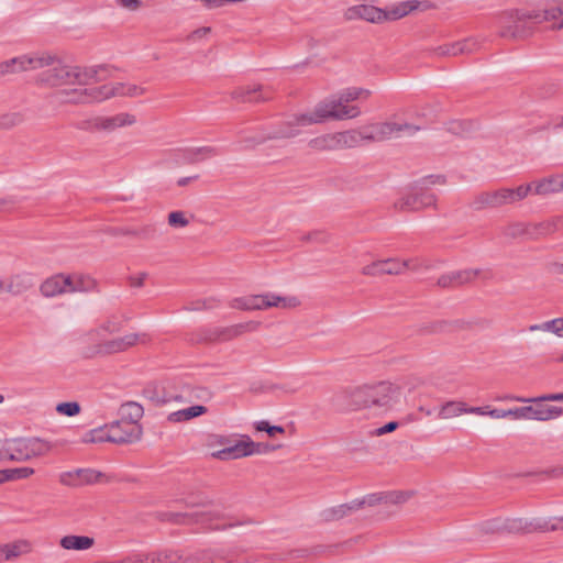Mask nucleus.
<instances>
[{"mask_svg": "<svg viewBox=\"0 0 563 563\" xmlns=\"http://www.w3.org/2000/svg\"><path fill=\"white\" fill-rule=\"evenodd\" d=\"M52 444L41 438H15L0 441V456L5 460L24 462L48 454Z\"/></svg>", "mask_w": 563, "mask_h": 563, "instance_id": "423d86ee", "label": "nucleus"}, {"mask_svg": "<svg viewBox=\"0 0 563 563\" xmlns=\"http://www.w3.org/2000/svg\"><path fill=\"white\" fill-rule=\"evenodd\" d=\"M115 236H130L140 241H152L157 238V228L154 223H143L135 227L115 228L112 230Z\"/></svg>", "mask_w": 563, "mask_h": 563, "instance_id": "a878e982", "label": "nucleus"}, {"mask_svg": "<svg viewBox=\"0 0 563 563\" xmlns=\"http://www.w3.org/2000/svg\"><path fill=\"white\" fill-rule=\"evenodd\" d=\"M231 97L239 102H260L271 99L272 91L262 85H247L233 89Z\"/></svg>", "mask_w": 563, "mask_h": 563, "instance_id": "5701e85b", "label": "nucleus"}, {"mask_svg": "<svg viewBox=\"0 0 563 563\" xmlns=\"http://www.w3.org/2000/svg\"><path fill=\"white\" fill-rule=\"evenodd\" d=\"M346 18L349 20L363 19L371 23H382L386 21L385 10L368 4L351 7L346 11Z\"/></svg>", "mask_w": 563, "mask_h": 563, "instance_id": "bb28decb", "label": "nucleus"}, {"mask_svg": "<svg viewBox=\"0 0 563 563\" xmlns=\"http://www.w3.org/2000/svg\"><path fill=\"white\" fill-rule=\"evenodd\" d=\"M260 321L250 320L228 327H220L209 330L206 333L205 340L210 343L229 342L246 333H252L261 328Z\"/></svg>", "mask_w": 563, "mask_h": 563, "instance_id": "2eb2a0df", "label": "nucleus"}, {"mask_svg": "<svg viewBox=\"0 0 563 563\" xmlns=\"http://www.w3.org/2000/svg\"><path fill=\"white\" fill-rule=\"evenodd\" d=\"M137 118L131 112H118L112 115H97L86 121L87 130L99 133H113L117 130L135 125Z\"/></svg>", "mask_w": 563, "mask_h": 563, "instance_id": "ddd939ff", "label": "nucleus"}, {"mask_svg": "<svg viewBox=\"0 0 563 563\" xmlns=\"http://www.w3.org/2000/svg\"><path fill=\"white\" fill-rule=\"evenodd\" d=\"M434 55L443 57V56H459V51L456 48V42L450 44H443L433 49Z\"/></svg>", "mask_w": 563, "mask_h": 563, "instance_id": "3c124183", "label": "nucleus"}, {"mask_svg": "<svg viewBox=\"0 0 563 563\" xmlns=\"http://www.w3.org/2000/svg\"><path fill=\"white\" fill-rule=\"evenodd\" d=\"M305 241H312L318 243H325L329 240L328 233L323 231H313L302 238Z\"/></svg>", "mask_w": 563, "mask_h": 563, "instance_id": "4d7b16f0", "label": "nucleus"}, {"mask_svg": "<svg viewBox=\"0 0 563 563\" xmlns=\"http://www.w3.org/2000/svg\"><path fill=\"white\" fill-rule=\"evenodd\" d=\"M400 258L388 257L375 260L361 269V274L366 277H380L383 275H400Z\"/></svg>", "mask_w": 563, "mask_h": 563, "instance_id": "412c9836", "label": "nucleus"}, {"mask_svg": "<svg viewBox=\"0 0 563 563\" xmlns=\"http://www.w3.org/2000/svg\"><path fill=\"white\" fill-rule=\"evenodd\" d=\"M362 142V132L347 130L320 134L308 141V147L317 153L354 148Z\"/></svg>", "mask_w": 563, "mask_h": 563, "instance_id": "1a4fd4ad", "label": "nucleus"}, {"mask_svg": "<svg viewBox=\"0 0 563 563\" xmlns=\"http://www.w3.org/2000/svg\"><path fill=\"white\" fill-rule=\"evenodd\" d=\"M482 47V41L477 37H466L456 42V48L460 55H470L478 52Z\"/></svg>", "mask_w": 563, "mask_h": 563, "instance_id": "79ce46f5", "label": "nucleus"}, {"mask_svg": "<svg viewBox=\"0 0 563 563\" xmlns=\"http://www.w3.org/2000/svg\"><path fill=\"white\" fill-rule=\"evenodd\" d=\"M254 427L257 431H265L271 438L277 433H285V429L282 426H271L266 420L255 422Z\"/></svg>", "mask_w": 563, "mask_h": 563, "instance_id": "8fccbe9b", "label": "nucleus"}, {"mask_svg": "<svg viewBox=\"0 0 563 563\" xmlns=\"http://www.w3.org/2000/svg\"><path fill=\"white\" fill-rule=\"evenodd\" d=\"M418 7V2L417 1H404V2H400L396 5H394L391 9L389 10H385V14H386V21L387 20H398V19H401L404 16H406L407 14H409L411 11L416 10Z\"/></svg>", "mask_w": 563, "mask_h": 563, "instance_id": "4c0bfd02", "label": "nucleus"}, {"mask_svg": "<svg viewBox=\"0 0 563 563\" xmlns=\"http://www.w3.org/2000/svg\"><path fill=\"white\" fill-rule=\"evenodd\" d=\"M150 341L151 338L146 333H129L99 343L96 346V353L100 355L121 353L139 344L145 345Z\"/></svg>", "mask_w": 563, "mask_h": 563, "instance_id": "dca6fc26", "label": "nucleus"}, {"mask_svg": "<svg viewBox=\"0 0 563 563\" xmlns=\"http://www.w3.org/2000/svg\"><path fill=\"white\" fill-rule=\"evenodd\" d=\"M4 471V483L9 481L27 478L34 474V470L32 467H16V468H8Z\"/></svg>", "mask_w": 563, "mask_h": 563, "instance_id": "49530a36", "label": "nucleus"}, {"mask_svg": "<svg viewBox=\"0 0 563 563\" xmlns=\"http://www.w3.org/2000/svg\"><path fill=\"white\" fill-rule=\"evenodd\" d=\"M400 275L407 271L419 272L422 268H428V265L423 258L412 257L407 260H400Z\"/></svg>", "mask_w": 563, "mask_h": 563, "instance_id": "de8ad7c7", "label": "nucleus"}, {"mask_svg": "<svg viewBox=\"0 0 563 563\" xmlns=\"http://www.w3.org/2000/svg\"><path fill=\"white\" fill-rule=\"evenodd\" d=\"M103 100L115 97L136 98L145 93V88L135 84L113 81L102 85Z\"/></svg>", "mask_w": 563, "mask_h": 563, "instance_id": "4be33fe9", "label": "nucleus"}, {"mask_svg": "<svg viewBox=\"0 0 563 563\" xmlns=\"http://www.w3.org/2000/svg\"><path fill=\"white\" fill-rule=\"evenodd\" d=\"M478 276V271L476 269H463L450 272L442 275L438 279V285L441 287H453L463 285L474 280Z\"/></svg>", "mask_w": 563, "mask_h": 563, "instance_id": "c85d7f7f", "label": "nucleus"}, {"mask_svg": "<svg viewBox=\"0 0 563 563\" xmlns=\"http://www.w3.org/2000/svg\"><path fill=\"white\" fill-rule=\"evenodd\" d=\"M1 547V559H2V562H5V561H13V558L11 555V552H10V548L8 547V544H2L0 545Z\"/></svg>", "mask_w": 563, "mask_h": 563, "instance_id": "69168bd1", "label": "nucleus"}, {"mask_svg": "<svg viewBox=\"0 0 563 563\" xmlns=\"http://www.w3.org/2000/svg\"><path fill=\"white\" fill-rule=\"evenodd\" d=\"M362 504H343L329 509H325L322 512V517L325 521L339 520L346 515H349L352 510L357 509Z\"/></svg>", "mask_w": 563, "mask_h": 563, "instance_id": "ea45409f", "label": "nucleus"}, {"mask_svg": "<svg viewBox=\"0 0 563 563\" xmlns=\"http://www.w3.org/2000/svg\"><path fill=\"white\" fill-rule=\"evenodd\" d=\"M488 321L485 319H476L472 321H465L462 323V328L466 330H472L474 328H484L485 325H488Z\"/></svg>", "mask_w": 563, "mask_h": 563, "instance_id": "bf43d9fd", "label": "nucleus"}, {"mask_svg": "<svg viewBox=\"0 0 563 563\" xmlns=\"http://www.w3.org/2000/svg\"><path fill=\"white\" fill-rule=\"evenodd\" d=\"M400 388L390 382H378L350 386L336 396L338 406L344 411H357L369 408L389 409L398 400Z\"/></svg>", "mask_w": 563, "mask_h": 563, "instance_id": "f257e3e1", "label": "nucleus"}, {"mask_svg": "<svg viewBox=\"0 0 563 563\" xmlns=\"http://www.w3.org/2000/svg\"><path fill=\"white\" fill-rule=\"evenodd\" d=\"M191 218L185 211H172L167 216V223L173 229H183L189 225Z\"/></svg>", "mask_w": 563, "mask_h": 563, "instance_id": "a18cd8bd", "label": "nucleus"}, {"mask_svg": "<svg viewBox=\"0 0 563 563\" xmlns=\"http://www.w3.org/2000/svg\"><path fill=\"white\" fill-rule=\"evenodd\" d=\"M210 33H211L210 26H202V27L196 29L192 32H190L187 35L186 40L188 42H197V41H200V40L207 37Z\"/></svg>", "mask_w": 563, "mask_h": 563, "instance_id": "6e6d98bb", "label": "nucleus"}, {"mask_svg": "<svg viewBox=\"0 0 563 563\" xmlns=\"http://www.w3.org/2000/svg\"><path fill=\"white\" fill-rule=\"evenodd\" d=\"M531 191V185H521L517 188H500L478 194L474 200L475 209H493L511 205L525 199Z\"/></svg>", "mask_w": 563, "mask_h": 563, "instance_id": "9d476101", "label": "nucleus"}, {"mask_svg": "<svg viewBox=\"0 0 563 563\" xmlns=\"http://www.w3.org/2000/svg\"><path fill=\"white\" fill-rule=\"evenodd\" d=\"M445 184L443 176H428L421 179L411 190L395 202V208L399 211H419L428 207L435 206L437 198L434 194L429 192L431 185Z\"/></svg>", "mask_w": 563, "mask_h": 563, "instance_id": "6e6552de", "label": "nucleus"}, {"mask_svg": "<svg viewBox=\"0 0 563 563\" xmlns=\"http://www.w3.org/2000/svg\"><path fill=\"white\" fill-rule=\"evenodd\" d=\"M561 15H563V10L561 8H552L542 12H530L526 15V18L541 23L543 21L556 20Z\"/></svg>", "mask_w": 563, "mask_h": 563, "instance_id": "c03bdc74", "label": "nucleus"}, {"mask_svg": "<svg viewBox=\"0 0 563 563\" xmlns=\"http://www.w3.org/2000/svg\"><path fill=\"white\" fill-rule=\"evenodd\" d=\"M143 413V407L135 401H128L121 405L119 410L120 421L126 424H139Z\"/></svg>", "mask_w": 563, "mask_h": 563, "instance_id": "72a5a7b5", "label": "nucleus"}, {"mask_svg": "<svg viewBox=\"0 0 563 563\" xmlns=\"http://www.w3.org/2000/svg\"><path fill=\"white\" fill-rule=\"evenodd\" d=\"M197 178H198L197 175L191 176V177H183V178L178 179L177 185L180 187H184V186H187L191 180H195Z\"/></svg>", "mask_w": 563, "mask_h": 563, "instance_id": "338daca9", "label": "nucleus"}, {"mask_svg": "<svg viewBox=\"0 0 563 563\" xmlns=\"http://www.w3.org/2000/svg\"><path fill=\"white\" fill-rule=\"evenodd\" d=\"M7 544L10 548V552L13 560H16L22 555H26L33 551V545L31 541L26 539H19Z\"/></svg>", "mask_w": 563, "mask_h": 563, "instance_id": "37998d69", "label": "nucleus"}, {"mask_svg": "<svg viewBox=\"0 0 563 563\" xmlns=\"http://www.w3.org/2000/svg\"><path fill=\"white\" fill-rule=\"evenodd\" d=\"M530 185L533 186L536 195L544 196L560 192L563 189V178L561 176H549Z\"/></svg>", "mask_w": 563, "mask_h": 563, "instance_id": "473e14b6", "label": "nucleus"}, {"mask_svg": "<svg viewBox=\"0 0 563 563\" xmlns=\"http://www.w3.org/2000/svg\"><path fill=\"white\" fill-rule=\"evenodd\" d=\"M133 563H151V552L131 554Z\"/></svg>", "mask_w": 563, "mask_h": 563, "instance_id": "680f3d73", "label": "nucleus"}, {"mask_svg": "<svg viewBox=\"0 0 563 563\" xmlns=\"http://www.w3.org/2000/svg\"><path fill=\"white\" fill-rule=\"evenodd\" d=\"M528 330L530 332H551L559 338H563V318H555L542 323L531 324Z\"/></svg>", "mask_w": 563, "mask_h": 563, "instance_id": "e433bc0d", "label": "nucleus"}, {"mask_svg": "<svg viewBox=\"0 0 563 563\" xmlns=\"http://www.w3.org/2000/svg\"><path fill=\"white\" fill-rule=\"evenodd\" d=\"M563 529V517L560 518H507L494 519L487 522L486 530L489 532H508V533H533L548 532Z\"/></svg>", "mask_w": 563, "mask_h": 563, "instance_id": "39448f33", "label": "nucleus"}, {"mask_svg": "<svg viewBox=\"0 0 563 563\" xmlns=\"http://www.w3.org/2000/svg\"><path fill=\"white\" fill-rule=\"evenodd\" d=\"M265 308H278L284 310L296 309L301 305L297 296H282L275 292H265Z\"/></svg>", "mask_w": 563, "mask_h": 563, "instance_id": "c756f323", "label": "nucleus"}, {"mask_svg": "<svg viewBox=\"0 0 563 563\" xmlns=\"http://www.w3.org/2000/svg\"><path fill=\"white\" fill-rule=\"evenodd\" d=\"M412 496L411 492H393L386 496V501L391 504H404Z\"/></svg>", "mask_w": 563, "mask_h": 563, "instance_id": "5fc2aeb1", "label": "nucleus"}, {"mask_svg": "<svg viewBox=\"0 0 563 563\" xmlns=\"http://www.w3.org/2000/svg\"><path fill=\"white\" fill-rule=\"evenodd\" d=\"M54 97L60 104H88L104 101L102 86H68L57 90Z\"/></svg>", "mask_w": 563, "mask_h": 563, "instance_id": "f8f14e48", "label": "nucleus"}, {"mask_svg": "<svg viewBox=\"0 0 563 563\" xmlns=\"http://www.w3.org/2000/svg\"><path fill=\"white\" fill-rule=\"evenodd\" d=\"M208 411L207 407L201 405L191 406L189 408L180 409L170 412L167 420L173 423L189 421L196 417L205 415Z\"/></svg>", "mask_w": 563, "mask_h": 563, "instance_id": "c9c22d12", "label": "nucleus"}, {"mask_svg": "<svg viewBox=\"0 0 563 563\" xmlns=\"http://www.w3.org/2000/svg\"><path fill=\"white\" fill-rule=\"evenodd\" d=\"M371 91L363 88H349L344 90L338 99H328L319 102V106H329L333 107V109H329L332 112H335L340 115V118H330V121L333 120H346L356 118L360 114V110L355 106H349L350 101L357 100L360 98H368Z\"/></svg>", "mask_w": 563, "mask_h": 563, "instance_id": "9b49d317", "label": "nucleus"}, {"mask_svg": "<svg viewBox=\"0 0 563 563\" xmlns=\"http://www.w3.org/2000/svg\"><path fill=\"white\" fill-rule=\"evenodd\" d=\"M40 292L45 298H53L69 292L68 275L59 273L47 277L40 285Z\"/></svg>", "mask_w": 563, "mask_h": 563, "instance_id": "393cba45", "label": "nucleus"}, {"mask_svg": "<svg viewBox=\"0 0 563 563\" xmlns=\"http://www.w3.org/2000/svg\"><path fill=\"white\" fill-rule=\"evenodd\" d=\"M230 307L241 311L266 310L264 294H251L231 300Z\"/></svg>", "mask_w": 563, "mask_h": 563, "instance_id": "cd10ccee", "label": "nucleus"}, {"mask_svg": "<svg viewBox=\"0 0 563 563\" xmlns=\"http://www.w3.org/2000/svg\"><path fill=\"white\" fill-rule=\"evenodd\" d=\"M558 222L559 220H548L536 224L533 228L538 231L539 234L548 235L558 230Z\"/></svg>", "mask_w": 563, "mask_h": 563, "instance_id": "603ef678", "label": "nucleus"}, {"mask_svg": "<svg viewBox=\"0 0 563 563\" xmlns=\"http://www.w3.org/2000/svg\"><path fill=\"white\" fill-rule=\"evenodd\" d=\"M86 442H103L108 441V426L92 430L86 438Z\"/></svg>", "mask_w": 563, "mask_h": 563, "instance_id": "864d4df0", "label": "nucleus"}, {"mask_svg": "<svg viewBox=\"0 0 563 563\" xmlns=\"http://www.w3.org/2000/svg\"><path fill=\"white\" fill-rule=\"evenodd\" d=\"M183 518V523H197L211 531H223L253 523V520L250 518L238 517L235 515L218 510L196 511L186 514Z\"/></svg>", "mask_w": 563, "mask_h": 563, "instance_id": "0eeeda50", "label": "nucleus"}, {"mask_svg": "<svg viewBox=\"0 0 563 563\" xmlns=\"http://www.w3.org/2000/svg\"><path fill=\"white\" fill-rule=\"evenodd\" d=\"M260 446V443H256L251 440L250 437L244 435L234 444L216 451L211 455L213 459L221 461L236 460L261 453Z\"/></svg>", "mask_w": 563, "mask_h": 563, "instance_id": "f3484780", "label": "nucleus"}, {"mask_svg": "<svg viewBox=\"0 0 563 563\" xmlns=\"http://www.w3.org/2000/svg\"><path fill=\"white\" fill-rule=\"evenodd\" d=\"M119 7L128 9L130 11H136L141 8L142 2L140 0H115Z\"/></svg>", "mask_w": 563, "mask_h": 563, "instance_id": "13d9d810", "label": "nucleus"}, {"mask_svg": "<svg viewBox=\"0 0 563 563\" xmlns=\"http://www.w3.org/2000/svg\"><path fill=\"white\" fill-rule=\"evenodd\" d=\"M69 278V292L96 291L98 284L95 278L84 274H67Z\"/></svg>", "mask_w": 563, "mask_h": 563, "instance_id": "2f4dec72", "label": "nucleus"}, {"mask_svg": "<svg viewBox=\"0 0 563 563\" xmlns=\"http://www.w3.org/2000/svg\"><path fill=\"white\" fill-rule=\"evenodd\" d=\"M184 563H233L223 552L199 551L184 559Z\"/></svg>", "mask_w": 563, "mask_h": 563, "instance_id": "7c9ffc66", "label": "nucleus"}, {"mask_svg": "<svg viewBox=\"0 0 563 563\" xmlns=\"http://www.w3.org/2000/svg\"><path fill=\"white\" fill-rule=\"evenodd\" d=\"M59 415L73 417L80 412V405L77 401L60 402L56 406Z\"/></svg>", "mask_w": 563, "mask_h": 563, "instance_id": "09e8293b", "label": "nucleus"}, {"mask_svg": "<svg viewBox=\"0 0 563 563\" xmlns=\"http://www.w3.org/2000/svg\"><path fill=\"white\" fill-rule=\"evenodd\" d=\"M419 130V126L409 123L382 122L373 125L371 132H362V141L382 142L402 135H412Z\"/></svg>", "mask_w": 563, "mask_h": 563, "instance_id": "4468645a", "label": "nucleus"}, {"mask_svg": "<svg viewBox=\"0 0 563 563\" xmlns=\"http://www.w3.org/2000/svg\"><path fill=\"white\" fill-rule=\"evenodd\" d=\"M534 400H545V401H561L563 400V394H549V395H543V396H540V397H536Z\"/></svg>", "mask_w": 563, "mask_h": 563, "instance_id": "e2e57ef3", "label": "nucleus"}, {"mask_svg": "<svg viewBox=\"0 0 563 563\" xmlns=\"http://www.w3.org/2000/svg\"><path fill=\"white\" fill-rule=\"evenodd\" d=\"M24 114L20 111H9L0 114V130H11L24 122Z\"/></svg>", "mask_w": 563, "mask_h": 563, "instance_id": "a19ab883", "label": "nucleus"}, {"mask_svg": "<svg viewBox=\"0 0 563 563\" xmlns=\"http://www.w3.org/2000/svg\"><path fill=\"white\" fill-rule=\"evenodd\" d=\"M35 285L34 277L31 273L21 272L12 274L5 282H3L2 291L12 296H20L31 290Z\"/></svg>", "mask_w": 563, "mask_h": 563, "instance_id": "b1692460", "label": "nucleus"}, {"mask_svg": "<svg viewBox=\"0 0 563 563\" xmlns=\"http://www.w3.org/2000/svg\"><path fill=\"white\" fill-rule=\"evenodd\" d=\"M329 109V106H319L318 103L311 111L295 113L284 121L279 123V125L266 136H261L258 139L252 140L253 143L260 144L267 140H278V139H291L296 137L301 133V129L313 125V124H322L324 122L330 121V118H340V115L335 112H332ZM333 109V107H330ZM245 143L251 142V139H245Z\"/></svg>", "mask_w": 563, "mask_h": 563, "instance_id": "f03ea898", "label": "nucleus"}, {"mask_svg": "<svg viewBox=\"0 0 563 563\" xmlns=\"http://www.w3.org/2000/svg\"><path fill=\"white\" fill-rule=\"evenodd\" d=\"M397 428H398V422L390 421V422L386 423L385 426L378 428L375 431V434L376 435H383V434H386V433L395 431Z\"/></svg>", "mask_w": 563, "mask_h": 563, "instance_id": "052dcab7", "label": "nucleus"}, {"mask_svg": "<svg viewBox=\"0 0 563 563\" xmlns=\"http://www.w3.org/2000/svg\"><path fill=\"white\" fill-rule=\"evenodd\" d=\"M117 563H133V560H132V556L131 555H128L121 560H117L115 561Z\"/></svg>", "mask_w": 563, "mask_h": 563, "instance_id": "774afa93", "label": "nucleus"}, {"mask_svg": "<svg viewBox=\"0 0 563 563\" xmlns=\"http://www.w3.org/2000/svg\"><path fill=\"white\" fill-rule=\"evenodd\" d=\"M140 424H126L120 420L108 426V441L113 443H131L141 439Z\"/></svg>", "mask_w": 563, "mask_h": 563, "instance_id": "6ab92c4d", "label": "nucleus"}, {"mask_svg": "<svg viewBox=\"0 0 563 563\" xmlns=\"http://www.w3.org/2000/svg\"><path fill=\"white\" fill-rule=\"evenodd\" d=\"M497 399L504 401L531 402V405L507 410L493 408L489 410L488 416L494 419L511 418L515 420L549 421L559 418L563 413L562 408L543 405L542 402L544 400L536 401L534 398H523L509 394L498 397Z\"/></svg>", "mask_w": 563, "mask_h": 563, "instance_id": "7ed1b4c3", "label": "nucleus"}, {"mask_svg": "<svg viewBox=\"0 0 563 563\" xmlns=\"http://www.w3.org/2000/svg\"><path fill=\"white\" fill-rule=\"evenodd\" d=\"M208 9L221 8L224 5V0H200Z\"/></svg>", "mask_w": 563, "mask_h": 563, "instance_id": "0e129e2a", "label": "nucleus"}, {"mask_svg": "<svg viewBox=\"0 0 563 563\" xmlns=\"http://www.w3.org/2000/svg\"><path fill=\"white\" fill-rule=\"evenodd\" d=\"M184 556L179 551L176 550H162L151 552V563H184Z\"/></svg>", "mask_w": 563, "mask_h": 563, "instance_id": "58836bf2", "label": "nucleus"}, {"mask_svg": "<svg viewBox=\"0 0 563 563\" xmlns=\"http://www.w3.org/2000/svg\"><path fill=\"white\" fill-rule=\"evenodd\" d=\"M52 60L53 59L49 57V55L41 57H14L12 59L0 63V77L29 69L43 68L44 66L51 65Z\"/></svg>", "mask_w": 563, "mask_h": 563, "instance_id": "a211bd4d", "label": "nucleus"}, {"mask_svg": "<svg viewBox=\"0 0 563 563\" xmlns=\"http://www.w3.org/2000/svg\"><path fill=\"white\" fill-rule=\"evenodd\" d=\"M48 69L40 75V81L59 89L68 86H89L97 81L98 69L95 67H79L64 65L56 62L54 57Z\"/></svg>", "mask_w": 563, "mask_h": 563, "instance_id": "20e7f679", "label": "nucleus"}, {"mask_svg": "<svg viewBox=\"0 0 563 563\" xmlns=\"http://www.w3.org/2000/svg\"><path fill=\"white\" fill-rule=\"evenodd\" d=\"M59 544L65 550L84 551L95 544V540L87 536H65L59 540Z\"/></svg>", "mask_w": 563, "mask_h": 563, "instance_id": "f704fd0d", "label": "nucleus"}, {"mask_svg": "<svg viewBox=\"0 0 563 563\" xmlns=\"http://www.w3.org/2000/svg\"><path fill=\"white\" fill-rule=\"evenodd\" d=\"M490 410L489 406L485 407H470L465 401L462 400H450L444 402L439 409V418L449 420L452 418L460 417L464 413H472L477 416H488Z\"/></svg>", "mask_w": 563, "mask_h": 563, "instance_id": "aec40b11", "label": "nucleus"}]
</instances>
